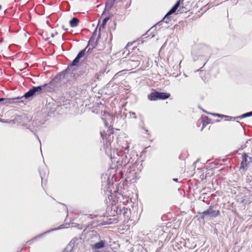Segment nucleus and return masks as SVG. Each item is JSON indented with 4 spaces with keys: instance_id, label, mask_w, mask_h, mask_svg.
Returning <instances> with one entry per match:
<instances>
[{
    "instance_id": "1",
    "label": "nucleus",
    "mask_w": 252,
    "mask_h": 252,
    "mask_svg": "<svg viewBox=\"0 0 252 252\" xmlns=\"http://www.w3.org/2000/svg\"><path fill=\"white\" fill-rule=\"evenodd\" d=\"M129 151V147L127 146L117 161V168H122V170L119 172L122 176L123 175V171H126V169L136 168L138 171H141L143 168L142 164L139 161L137 153L133 151L130 152Z\"/></svg>"
},
{
    "instance_id": "2",
    "label": "nucleus",
    "mask_w": 252,
    "mask_h": 252,
    "mask_svg": "<svg viewBox=\"0 0 252 252\" xmlns=\"http://www.w3.org/2000/svg\"><path fill=\"white\" fill-rule=\"evenodd\" d=\"M170 96L169 93L159 92L154 90L148 95V98L151 101H156L157 100H165L169 98Z\"/></svg>"
},
{
    "instance_id": "3",
    "label": "nucleus",
    "mask_w": 252,
    "mask_h": 252,
    "mask_svg": "<svg viewBox=\"0 0 252 252\" xmlns=\"http://www.w3.org/2000/svg\"><path fill=\"white\" fill-rule=\"evenodd\" d=\"M138 171L136 168H132L129 169H126V171H123V173H126V181L131 183L135 182L137 179V173Z\"/></svg>"
},
{
    "instance_id": "4",
    "label": "nucleus",
    "mask_w": 252,
    "mask_h": 252,
    "mask_svg": "<svg viewBox=\"0 0 252 252\" xmlns=\"http://www.w3.org/2000/svg\"><path fill=\"white\" fill-rule=\"evenodd\" d=\"M251 159V157L248 156L247 153H244L242 155V160L241 162L240 170L243 172L246 171L249 167Z\"/></svg>"
},
{
    "instance_id": "5",
    "label": "nucleus",
    "mask_w": 252,
    "mask_h": 252,
    "mask_svg": "<svg viewBox=\"0 0 252 252\" xmlns=\"http://www.w3.org/2000/svg\"><path fill=\"white\" fill-rule=\"evenodd\" d=\"M60 228H54L51 229L49 230H47V231H45L42 234H40L36 236H35L32 239L29 240L27 242V244H28L29 245H31L34 241H37L38 239H40V238L43 237V236H45L46 234H47L51 232H53L54 231L59 230Z\"/></svg>"
},
{
    "instance_id": "6",
    "label": "nucleus",
    "mask_w": 252,
    "mask_h": 252,
    "mask_svg": "<svg viewBox=\"0 0 252 252\" xmlns=\"http://www.w3.org/2000/svg\"><path fill=\"white\" fill-rule=\"evenodd\" d=\"M214 206L213 205H211L209 206V208L206 211L203 212V214H206L207 216H209L211 217L215 218L218 217L220 214V212L219 210H213Z\"/></svg>"
},
{
    "instance_id": "7",
    "label": "nucleus",
    "mask_w": 252,
    "mask_h": 252,
    "mask_svg": "<svg viewBox=\"0 0 252 252\" xmlns=\"http://www.w3.org/2000/svg\"><path fill=\"white\" fill-rule=\"evenodd\" d=\"M41 86L45 87L43 89V93L52 92L55 90L56 84L53 82V81L51 80L49 83L45 84Z\"/></svg>"
},
{
    "instance_id": "8",
    "label": "nucleus",
    "mask_w": 252,
    "mask_h": 252,
    "mask_svg": "<svg viewBox=\"0 0 252 252\" xmlns=\"http://www.w3.org/2000/svg\"><path fill=\"white\" fill-rule=\"evenodd\" d=\"M87 49V47H86L84 49L79 51L77 56L72 61V64H77L79 63L80 59L85 56Z\"/></svg>"
},
{
    "instance_id": "9",
    "label": "nucleus",
    "mask_w": 252,
    "mask_h": 252,
    "mask_svg": "<svg viewBox=\"0 0 252 252\" xmlns=\"http://www.w3.org/2000/svg\"><path fill=\"white\" fill-rule=\"evenodd\" d=\"M79 241L77 238H73L71 241L68 244L66 247L64 248L63 252H70L72 251L73 248L75 247V244Z\"/></svg>"
},
{
    "instance_id": "10",
    "label": "nucleus",
    "mask_w": 252,
    "mask_h": 252,
    "mask_svg": "<svg viewBox=\"0 0 252 252\" xmlns=\"http://www.w3.org/2000/svg\"><path fill=\"white\" fill-rule=\"evenodd\" d=\"M101 136L103 140L105 139L107 142L110 143L113 139V136L112 135L113 132L111 131L108 130V133L103 132H100Z\"/></svg>"
},
{
    "instance_id": "11",
    "label": "nucleus",
    "mask_w": 252,
    "mask_h": 252,
    "mask_svg": "<svg viewBox=\"0 0 252 252\" xmlns=\"http://www.w3.org/2000/svg\"><path fill=\"white\" fill-rule=\"evenodd\" d=\"M77 64H72V62L71 63L69 64L67 67L64 70L65 74L69 73L71 74H74L73 76H75V74L74 73V72L77 70L76 65Z\"/></svg>"
},
{
    "instance_id": "12",
    "label": "nucleus",
    "mask_w": 252,
    "mask_h": 252,
    "mask_svg": "<svg viewBox=\"0 0 252 252\" xmlns=\"http://www.w3.org/2000/svg\"><path fill=\"white\" fill-rule=\"evenodd\" d=\"M3 99V104H12L14 103L15 102H21L20 98H19V97H12V98H2Z\"/></svg>"
},
{
    "instance_id": "13",
    "label": "nucleus",
    "mask_w": 252,
    "mask_h": 252,
    "mask_svg": "<svg viewBox=\"0 0 252 252\" xmlns=\"http://www.w3.org/2000/svg\"><path fill=\"white\" fill-rule=\"evenodd\" d=\"M105 241L100 240L99 242L91 245V248L93 250H97L103 248L105 247Z\"/></svg>"
},
{
    "instance_id": "14",
    "label": "nucleus",
    "mask_w": 252,
    "mask_h": 252,
    "mask_svg": "<svg viewBox=\"0 0 252 252\" xmlns=\"http://www.w3.org/2000/svg\"><path fill=\"white\" fill-rule=\"evenodd\" d=\"M181 2L178 0L171 9L167 12V15H172L176 12L181 5Z\"/></svg>"
},
{
    "instance_id": "15",
    "label": "nucleus",
    "mask_w": 252,
    "mask_h": 252,
    "mask_svg": "<svg viewBox=\"0 0 252 252\" xmlns=\"http://www.w3.org/2000/svg\"><path fill=\"white\" fill-rule=\"evenodd\" d=\"M94 39H95L94 38L90 37V38L88 41V45L86 47H87V48H88V46H92V48L90 47L88 50V51H87L88 52L92 50V49L93 48H95L97 46V40L94 41Z\"/></svg>"
},
{
    "instance_id": "16",
    "label": "nucleus",
    "mask_w": 252,
    "mask_h": 252,
    "mask_svg": "<svg viewBox=\"0 0 252 252\" xmlns=\"http://www.w3.org/2000/svg\"><path fill=\"white\" fill-rule=\"evenodd\" d=\"M199 56H203L208 57L210 54V49L207 47H203L198 51Z\"/></svg>"
},
{
    "instance_id": "17",
    "label": "nucleus",
    "mask_w": 252,
    "mask_h": 252,
    "mask_svg": "<svg viewBox=\"0 0 252 252\" xmlns=\"http://www.w3.org/2000/svg\"><path fill=\"white\" fill-rule=\"evenodd\" d=\"M65 73L64 71H63L62 72H61L59 73H58L54 78H53L51 81H53V82L55 84H56L57 82L60 81L61 79L64 78V76L65 75Z\"/></svg>"
},
{
    "instance_id": "18",
    "label": "nucleus",
    "mask_w": 252,
    "mask_h": 252,
    "mask_svg": "<svg viewBox=\"0 0 252 252\" xmlns=\"http://www.w3.org/2000/svg\"><path fill=\"white\" fill-rule=\"evenodd\" d=\"M34 96L31 89H30L27 92H26L23 96H18L20 98L21 102H24L23 99H29L31 97Z\"/></svg>"
},
{
    "instance_id": "19",
    "label": "nucleus",
    "mask_w": 252,
    "mask_h": 252,
    "mask_svg": "<svg viewBox=\"0 0 252 252\" xmlns=\"http://www.w3.org/2000/svg\"><path fill=\"white\" fill-rule=\"evenodd\" d=\"M44 86H38L36 87H33L31 89L33 93V94L35 95L36 94H40L43 92V89L44 88Z\"/></svg>"
},
{
    "instance_id": "20",
    "label": "nucleus",
    "mask_w": 252,
    "mask_h": 252,
    "mask_svg": "<svg viewBox=\"0 0 252 252\" xmlns=\"http://www.w3.org/2000/svg\"><path fill=\"white\" fill-rule=\"evenodd\" d=\"M116 0H107L105 3V8L102 13V15L104 14L105 11H109V10L111 9L115 3Z\"/></svg>"
},
{
    "instance_id": "21",
    "label": "nucleus",
    "mask_w": 252,
    "mask_h": 252,
    "mask_svg": "<svg viewBox=\"0 0 252 252\" xmlns=\"http://www.w3.org/2000/svg\"><path fill=\"white\" fill-rule=\"evenodd\" d=\"M131 214V211L130 209H128L126 208L125 206H123V211L122 212V214L125 217V218L126 219H129Z\"/></svg>"
},
{
    "instance_id": "22",
    "label": "nucleus",
    "mask_w": 252,
    "mask_h": 252,
    "mask_svg": "<svg viewBox=\"0 0 252 252\" xmlns=\"http://www.w3.org/2000/svg\"><path fill=\"white\" fill-rule=\"evenodd\" d=\"M163 23H164V22L162 21V20L160 21L159 22H158V23H157L156 25H155L154 26H153L149 30H148L146 32V33L142 35V36L144 37L143 38H147L149 36L148 33L151 30H152L154 29H156L157 26H161Z\"/></svg>"
},
{
    "instance_id": "23",
    "label": "nucleus",
    "mask_w": 252,
    "mask_h": 252,
    "mask_svg": "<svg viewBox=\"0 0 252 252\" xmlns=\"http://www.w3.org/2000/svg\"><path fill=\"white\" fill-rule=\"evenodd\" d=\"M79 20L77 18H72L69 21V25L71 27L74 28L77 27L79 24Z\"/></svg>"
},
{
    "instance_id": "24",
    "label": "nucleus",
    "mask_w": 252,
    "mask_h": 252,
    "mask_svg": "<svg viewBox=\"0 0 252 252\" xmlns=\"http://www.w3.org/2000/svg\"><path fill=\"white\" fill-rule=\"evenodd\" d=\"M122 116H125V118L126 116V114L125 112H123V114H121V115L118 114L117 116H114V117L112 116V115H111L109 114H108V115H107V116L109 117V119L110 120H111L112 121H115L116 118L117 119H118L119 118V117H120V118H122Z\"/></svg>"
},
{
    "instance_id": "25",
    "label": "nucleus",
    "mask_w": 252,
    "mask_h": 252,
    "mask_svg": "<svg viewBox=\"0 0 252 252\" xmlns=\"http://www.w3.org/2000/svg\"><path fill=\"white\" fill-rule=\"evenodd\" d=\"M36 122H33L32 123V127L31 126H27V128L29 129L31 132L33 133V134L36 136L38 140L40 141L39 138L37 135L36 134L35 130L34 127L35 126Z\"/></svg>"
},
{
    "instance_id": "26",
    "label": "nucleus",
    "mask_w": 252,
    "mask_h": 252,
    "mask_svg": "<svg viewBox=\"0 0 252 252\" xmlns=\"http://www.w3.org/2000/svg\"><path fill=\"white\" fill-rule=\"evenodd\" d=\"M210 119H209L207 116H205L202 118V119L201 120V123H202V129L210 123Z\"/></svg>"
},
{
    "instance_id": "27",
    "label": "nucleus",
    "mask_w": 252,
    "mask_h": 252,
    "mask_svg": "<svg viewBox=\"0 0 252 252\" xmlns=\"http://www.w3.org/2000/svg\"><path fill=\"white\" fill-rule=\"evenodd\" d=\"M109 19L110 16L106 17L103 19L102 24L99 27V31H100L101 28L104 29L105 27L106 24Z\"/></svg>"
},
{
    "instance_id": "28",
    "label": "nucleus",
    "mask_w": 252,
    "mask_h": 252,
    "mask_svg": "<svg viewBox=\"0 0 252 252\" xmlns=\"http://www.w3.org/2000/svg\"><path fill=\"white\" fill-rule=\"evenodd\" d=\"M171 15H167V13L165 14L162 18V21L166 24H168L171 21Z\"/></svg>"
},
{
    "instance_id": "29",
    "label": "nucleus",
    "mask_w": 252,
    "mask_h": 252,
    "mask_svg": "<svg viewBox=\"0 0 252 252\" xmlns=\"http://www.w3.org/2000/svg\"><path fill=\"white\" fill-rule=\"evenodd\" d=\"M114 211H116L117 215H121L123 211V207L117 206L114 209Z\"/></svg>"
},
{
    "instance_id": "30",
    "label": "nucleus",
    "mask_w": 252,
    "mask_h": 252,
    "mask_svg": "<svg viewBox=\"0 0 252 252\" xmlns=\"http://www.w3.org/2000/svg\"><path fill=\"white\" fill-rule=\"evenodd\" d=\"M241 202L245 204H249L251 202V198L247 197H244L242 198Z\"/></svg>"
},
{
    "instance_id": "31",
    "label": "nucleus",
    "mask_w": 252,
    "mask_h": 252,
    "mask_svg": "<svg viewBox=\"0 0 252 252\" xmlns=\"http://www.w3.org/2000/svg\"><path fill=\"white\" fill-rule=\"evenodd\" d=\"M210 114L214 116H217L219 118H226V117H229V116H226V115H224L222 114H217V113H210Z\"/></svg>"
},
{
    "instance_id": "32",
    "label": "nucleus",
    "mask_w": 252,
    "mask_h": 252,
    "mask_svg": "<svg viewBox=\"0 0 252 252\" xmlns=\"http://www.w3.org/2000/svg\"><path fill=\"white\" fill-rule=\"evenodd\" d=\"M252 116V111L243 114V117L244 118Z\"/></svg>"
},
{
    "instance_id": "33",
    "label": "nucleus",
    "mask_w": 252,
    "mask_h": 252,
    "mask_svg": "<svg viewBox=\"0 0 252 252\" xmlns=\"http://www.w3.org/2000/svg\"><path fill=\"white\" fill-rule=\"evenodd\" d=\"M129 116L130 117H133L134 119H136V116L135 112H129Z\"/></svg>"
},
{
    "instance_id": "34",
    "label": "nucleus",
    "mask_w": 252,
    "mask_h": 252,
    "mask_svg": "<svg viewBox=\"0 0 252 252\" xmlns=\"http://www.w3.org/2000/svg\"><path fill=\"white\" fill-rule=\"evenodd\" d=\"M96 32H97V28L95 29V30L93 32V34L91 37H93V38H95V37L96 35Z\"/></svg>"
},
{
    "instance_id": "35",
    "label": "nucleus",
    "mask_w": 252,
    "mask_h": 252,
    "mask_svg": "<svg viewBox=\"0 0 252 252\" xmlns=\"http://www.w3.org/2000/svg\"><path fill=\"white\" fill-rule=\"evenodd\" d=\"M177 10L178 11V13L179 12L180 13H182L184 12L183 7H182V8L180 7Z\"/></svg>"
},
{
    "instance_id": "36",
    "label": "nucleus",
    "mask_w": 252,
    "mask_h": 252,
    "mask_svg": "<svg viewBox=\"0 0 252 252\" xmlns=\"http://www.w3.org/2000/svg\"><path fill=\"white\" fill-rule=\"evenodd\" d=\"M200 219H202V220H204V216L205 215H206V214H203V212L202 213H200Z\"/></svg>"
},
{
    "instance_id": "37",
    "label": "nucleus",
    "mask_w": 252,
    "mask_h": 252,
    "mask_svg": "<svg viewBox=\"0 0 252 252\" xmlns=\"http://www.w3.org/2000/svg\"><path fill=\"white\" fill-rule=\"evenodd\" d=\"M236 119H241L244 118V117H243V114L239 116L236 117Z\"/></svg>"
},
{
    "instance_id": "38",
    "label": "nucleus",
    "mask_w": 252,
    "mask_h": 252,
    "mask_svg": "<svg viewBox=\"0 0 252 252\" xmlns=\"http://www.w3.org/2000/svg\"><path fill=\"white\" fill-rule=\"evenodd\" d=\"M55 111H56V108H52V109L50 110V112H48V114L49 113H52L54 112Z\"/></svg>"
},
{
    "instance_id": "39",
    "label": "nucleus",
    "mask_w": 252,
    "mask_h": 252,
    "mask_svg": "<svg viewBox=\"0 0 252 252\" xmlns=\"http://www.w3.org/2000/svg\"><path fill=\"white\" fill-rule=\"evenodd\" d=\"M228 118H229L231 120H236V117L229 116Z\"/></svg>"
},
{
    "instance_id": "40",
    "label": "nucleus",
    "mask_w": 252,
    "mask_h": 252,
    "mask_svg": "<svg viewBox=\"0 0 252 252\" xmlns=\"http://www.w3.org/2000/svg\"><path fill=\"white\" fill-rule=\"evenodd\" d=\"M0 122H2V123H7V120H5L1 119V118H0Z\"/></svg>"
},
{
    "instance_id": "41",
    "label": "nucleus",
    "mask_w": 252,
    "mask_h": 252,
    "mask_svg": "<svg viewBox=\"0 0 252 252\" xmlns=\"http://www.w3.org/2000/svg\"><path fill=\"white\" fill-rule=\"evenodd\" d=\"M130 3H131V0L130 1V2L129 3H127L126 5V8H127L128 7H129L130 5Z\"/></svg>"
},
{
    "instance_id": "42",
    "label": "nucleus",
    "mask_w": 252,
    "mask_h": 252,
    "mask_svg": "<svg viewBox=\"0 0 252 252\" xmlns=\"http://www.w3.org/2000/svg\"><path fill=\"white\" fill-rule=\"evenodd\" d=\"M100 36H101V34H100V32L99 31V32L98 34V36H97V39L96 40H98V39L100 38Z\"/></svg>"
},
{
    "instance_id": "43",
    "label": "nucleus",
    "mask_w": 252,
    "mask_h": 252,
    "mask_svg": "<svg viewBox=\"0 0 252 252\" xmlns=\"http://www.w3.org/2000/svg\"><path fill=\"white\" fill-rule=\"evenodd\" d=\"M173 181H174V182H177L178 180L177 178H173Z\"/></svg>"
},
{
    "instance_id": "44",
    "label": "nucleus",
    "mask_w": 252,
    "mask_h": 252,
    "mask_svg": "<svg viewBox=\"0 0 252 252\" xmlns=\"http://www.w3.org/2000/svg\"><path fill=\"white\" fill-rule=\"evenodd\" d=\"M62 28H63V29L64 31H67V29L65 28V27H64V26H62Z\"/></svg>"
},
{
    "instance_id": "45",
    "label": "nucleus",
    "mask_w": 252,
    "mask_h": 252,
    "mask_svg": "<svg viewBox=\"0 0 252 252\" xmlns=\"http://www.w3.org/2000/svg\"><path fill=\"white\" fill-rule=\"evenodd\" d=\"M145 133L147 134H149V131L148 129H145Z\"/></svg>"
},
{
    "instance_id": "46",
    "label": "nucleus",
    "mask_w": 252,
    "mask_h": 252,
    "mask_svg": "<svg viewBox=\"0 0 252 252\" xmlns=\"http://www.w3.org/2000/svg\"><path fill=\"white\" fill-rule=\"evenodd\" d=\"M3 99H2V98H0V102L3 101Z\"/></svg>"
},
{
    "instance_id": "47",
    "label": "nucleus",
    "mask_w": 252,
    "mask_h": 252,
    "mask_svg": "<svg viewBox=\"0 0 252 252\" xmlns=\"http://www.w3.org/2000/svg\"><path fill=\"white\" fill-rule=\"evenodd\" d=\"M104 123H105V124L106 126H108V123L106 121H104Z\"/></svg>"
},
{
    "instance_id": "48",
    "label": "nucleus",
    "mask_w": 252,
    "mask_h": 252,
    "mask_svg": "<svg viewBox=\"0 0 252 252\" xmlns=\"http://www.w3.org/2000/svg\"><path fill=\"white\" fill-rule=\"evenodd\" d=\"M64 205V206H65V209H66V211L68 212V210H67V207H66V205Z\"/></svg>"
},
{
    "instance_id": "49",
    "label": "nucleus",
    "mask_w": 252,
    "mask_h": 252,
    "mask_svg": "<svg viewBox=\"0 0 252 252\" xmlns=\"http://www.w3.org/2000/svg\"><path fill=\"white\" fill-rule=\"evenodd\" d=\"M40 176H41V179L42 180L43 177H42V175H41V172H40Z\"/></svg>"
},
{
    "instance_id": "50",
    "label": "nucleus",
    "mask_w": 252,
    "mask_h": 252,
    "mask_svg": "<svg viewBox=\"0 0 252 252\" xmlns=\"http://www.w3.org/2000/svg\"><path fill=\"white\" fill-rule=\"evenodd\" d=\"M193 60H194V61H195V60H196V59L195 58V57H193Z\"/></svg>"
},
{
    "instance_id": "51",
    "label": "nucleus",
    "mask_w": 252,
    "mask_h": 252,
    "mask_svg": "<svg viewBox=\"0 0 252 252\" xmlns=\"http://www.w3.org/2000/svg\"><path fill=\"white\" fill-rule=\"evenodd\" d=\"M251 162H252V157H251Z\"/></svg>"
},
{
    "instance_id": "52",
    "label": "nucleus",
    "mask_w": 252,
    "mask_h": 252,
    "mask_svg": "<svg viewBox=\"0 0 252 252\" xmlns=\"http://www.w3.org/2000/svg\"><path fill=\"white\" fill-rule=\"evenodd\" d=\"M17 252H21V250L18 251Z\"/></svg>"
},
{
    "instance_id": "53",
    "label": "nucleus",
    "mask_w": 252,
    "mask_h": 252,
    "mask_svg": "<svg viewBox=\"0 0 252 252\" xmlns=\"http://www.w3.org/2000/svg\"><path fill=\"white\" fill-rule=\"evenodd\" d=\"M1 9V6L0 5V10Z\"/></svg>"
},
{
    "instance_id": "54",
    "label": "nucleus",
    "mask_w": 252,
    "mask_h": 252,
    "mask_svg": "<svg viewBox=\"0 0 252 252\" xmlns=\"http://www.w3.org/2000/svg\"><path fill=\"white\" fill-rule=\"evenodd\" d=\"M154 36V34L152 35V37H153Z\"/></svg>"
},
{
    "instance_id": "55",
    "label": "nucleus",
    "mask_w": 252,
    "mask_h": 252,
    "mask_svg": "<svg viewBox=\"0 0 252 252\" xmlns=\"http://www.w3.org/2000/svg\"><path fill=\"white\" fill-rule=\"evenodd\" d=\"M206 64V62L204 63L203 66L205 65Z\"/></svg>"
},
{
    "instance_id": "56",
    "label": "nucleus",
    "mask_w": 252,
    "mask_h": 252,
    "mask_svg": "<svg viewBox=\"0 0 252 252\" xmlns=\"http://www.w3.org/2000/svg\"><path fill=\"white\" fill-rule=\"evenodd\" d=\"M52 37H54V34H52Z\"/></svg>"
},
{
    "instance_id": "57",
    "label": "nucleus",
    "mask_w": 252,
    "mask_h": 252,
    "mask_svg": "<svg viewBox=\"0 0 252 252\" xmlns=\"http://www.w3.org/2000/svg\"><path fill=\"white\" fill-rule=\"evenodd\" d=\"M95 252H99L98 251H96Z\"/></svg>"
},
{
    "instance_id": "58",
    "label": "nucleus",
    "mask_w": 252,
    "mask_h": 252,
    "mask_svg": "<svg viewBox=\"0 0 252 252\" xmlns=\"http://www.w3.org/2000/svg\"><path fill=\"white\" fill-rule=\"evenodd\" d=\"M112 121H113V122H114V121H112V120H111V121H110V122H112Z\"/></svg>"
}]
</instances>
